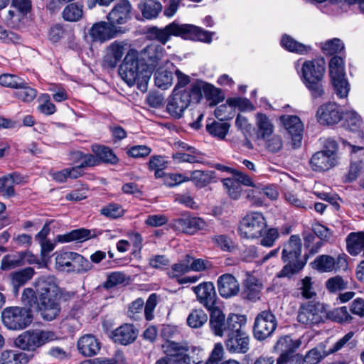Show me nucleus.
Here are the masks:
<instances>
[{"label": "nucleus", "instance_id": "f257e3e1", "mask_svg": "<svg viewBox=\"0 0 364 364\" xmlns=\"http://www.w3.org/2000/svg\"><path fill=\"white\" fill-rule=\"evenodd\" d=\"M39 296L38 311L43 319L53 321L60 312L61 289L53 276H43L34 283Z\"/></svg>", "mask_w": 364, "mask_h": 364}, {"label": "nucleus", "instance_id": "f03ea898", "mask_svg": "<svg viewBox=\"0 0 364 364\" xmlns=\"http://www.w3.org/2000/svg\"><path fill=\"white\" fill-rule=\"evenodd\" d=\"M119 74L129 86L136 84L140 91L144 92L147 90L148 82L151 76V71L140 60L136 50H129L119 67Z\"/></svg>", "mask_w": 364, "mask_h": 364}, {"label": "nucleus", "instance_id": "7ed1b4c3", "mask_svg": "<svg viewBox=\"0 0 364 364\" xmlns=\"http://www.w3.org/2000/svg\"><path fill=\"white\" fill-rule=\"evenodd\" d=\"M202 90L205 98L209 101L210 107L215 106L225 99L220 89L216 88L211 84L197 81L191 85L188 91H183V103L186 102V107L191 103L196 105L200 102L202 98Z\"/></svg>", "mask_w": 364, "mask_h": 364}, {"label": "nucleus", "instance_id": "20e7f679", "mask_svg": "<svg viewBox=\"0 0 364 364\" xmlns=\"http://www.w3.org/2000/svg\"><path fill=\"white\" fill-rule=\"evenodd\" d=\"M209 312L210 330L218 336H223L225 333L228 335L232 330L235 331L240 327L239 323L246 317L244 315L232 314L226 319L225 314L218 306Z\"/></svg>", "mask_w": 364, "mask_h": 364}, {"label": "nucleus", "instance_id": "39448f33", "mask_svg": "<svg viewBox=\"0 0 364 364\" xmlns=\"http://www.w3.org/2000/svg\"><path fill=\"white\" fill-rule=\"evenodd\" d=\"M329 74L335 94L338 98H346L350 91V85L346 77L343 58L334 55L328 63Z\"/></svg>", "mask_w": 364, "mask_h": 364}, {"label": "nucleus", "instance_id": "423d86ee", "mask_svg": "<svg viewBox=\"0 0 364 364\" xmlns=\"http://www.w3.org/2000/svg\"><path fill=\"white\" fill-rule=\"evenodd\" d=\"M4 325L10 330H23L33 321L32 311L26 307L10 306L1 312Z\"/></svg>", "mask_w": 364, "mask_h": 364}, {"label": "nucleus", "instance_id": "0eeeda50", "mask_svg": "<svg viewBox=\"0 0 364 364\" xmlns=\"http://www.w3.org/2000/svg\"><path fill=\"white\" fill-rule=\"evenodd\" d=\"M55 339L53 331L39 329L28 330L19 335L14 341L16 346L28 351H34L46 343Z\"/></svg>", "mask_w": 364, "mask_h": 364}, {"label": "nucleus", "instance_id": "6e6552de", "mask_svg": "<svg viewBox=\"0 0 364 364\" xmlns=\"http://www.w3.org/2000/svg\"><path fill=\"white\" fill-rule=\"evenodd\" d=\"M327 318L328 312L324 304L309 301L299 306L297 321L302 325L311 327L324 322Z\"/></svg>", "mask_w": 364, "mask_h": 364}, {"label": "nucleus", "instance_id": "1a4fd4ad", "mask_svg": "<svg viewBox=\"0 0 364 364\" xmlns=\"http://www.w3.org/2000/svg\"><path fill=\"white\" fill-rule=\"evenodd\" d=\"M277 327L275 315L270 310L262 311L255 317L253 336L257 341H264L272 335Z\"/></svg>", "mask_w": 364, "mask_h": 364}, {"label": "nucleus", "instance_id": "9d476101", "mask_svg": "<svg viewBox=\"0 0 364 364\" xmlns=\"http://www.w3.org/2000/svg\"><path fill=\"white\" fill-rule=\"evenodd\" d=\"M266 228V221L260 213H252L247 215L240 222L239 231L246 238H255L262 235Z\"/></svg>", "mask_w": 364, "mask_h": 364}, {"label": "nucleus", "instance_id": "9b49d317", "mask_svg": "<svg viewBox=\"0 0 364 364\" xmlns=\"http://www.w3.org/2000/svg\"><path fill=\"white\" fill-rule=\"evenodd\" d=\"M247 319L244 318L242 322L239 323L240 327L235 331L232 330L227 335L225 346L230 353H245L250 348V336L242 330Z\"/></svg>", "mask_w": 364, "mask_h": 364}, {"label": "nucleus", "instance_id": "f8f14e48", "mask_svg": "<svg viewBox=\"0 0 364 364\" xmlns=\"http://www.w3.org/2000/svg\"><path fill=\"white\" fill-rule=\"evenodd\" d=\"M146 34L149 40L157 41L165 45L171 36H182V26L172 22L163 28L151 26L147 28Z\"/></svg>", "mask_w": 364, "mask_h": 364}, {"label": "nucleus", "instance_id": "ddd939ff", "mask_svg": "<svg viewBox=\"0 0 364 364\" xmlns=\"http://www.w3.org/2000/svg\"><path fill=\"white\" fill-rule=\"evenodd\" d=\"M196 295L197 300L209 311L217 307V294L212 282H203L192 287Z\"/></svg>", "mask_w": 364, "mask_h": 364}, {"label": "nucleus", "instance_id": "4468645a", "mask_svg": "<svg viewBox=\"0 0 364 364\" xmlns=\"http://www.w3.org/2000/svg\"><path fill=\"white\" fill-rule=\"evenodd\" d=\"M280 121L291 138L294 148L299 147L301 143L304 126L299 117L295 115H283Z\"/></svg>", "mask_w": 364, "mask_h": 364}, {"label": "nucleus", "instance_id": "2eb2a0df", "mask_svg": "<svg viewBox=\"0 0 364 364\" xmlns=\"http://www.w3.org/2000/svg\"><path fill=\"white\" fill-rule=\"evenodd\" d=\"M318 121L322 124L332 125L339 122L343 117V111L335 102L321 105L316 112Z\"/></svg>", "mask_w": 364, "mask_h": 364}, {"label": "nucleus", "instance_id": "dca6fc26", "mask_svg": "<svg viewBox=\"0 0 364 364\" xmlns=\"http://www.w3.org/2000/svg\"><path fill=\"white\" fill-rule=\"evenodd\" d=\"M164 48L158 44H151L140 53V60L150 69L151 75L164 56Z\"/></svg>", "mask_w": 364, "mask_h": 364}, {"label": "nucleus", "instance_id": "f3484780", "mask_svg": "<svg viewBox=\"0 0 364 364\" xmlns=\"http://www.w3.org/2000/svg\"><path fill=\"white\" fill-rule=\"evenodd\" d=\"M166 356L156 360L155 364H182V345L166 339L161 346Z\"/></svg>", "mask_w": 364, "mask_h": 364}, {"label": "nucleus", "instance_id": "a211bd4d", "mask_svg": "<svg viewBox=\"0 0 364 364\" xmlns=\"http://www.w3.org/2000/svg\"><path fill=\"white\" fill-rule=\"evenodd\" d=\"M88 33L92 41L103 43L114 38L117 36V29L109 21H100L92 25Z\"/></svg>", "mask_w": 364, "mask_h": 364}, {"label": "nucleus", "instance_id": "6ab92c4d", "mask_svg": "<svg viewBox=\"0 0 364 364\" xmlns=\"http://www.w3.org/2000/svg\"><path fill=\"white\" fill-rule=\"evenodd\" d=\"M176 74L178 77V82L175 86L172 95L169 97L167 104V110L169 114L180 119L182 116V73L177 70Z\"/></svg>", "mask_w": 364, "mask_h": 364}, {"label": "nucleus", "instance_id": "aec40b11", "mask_svg": "<svg viewBox=\"0 0 364 364\" xmlns=\"http://www.w3.org/2000/svg\"><path fill=\"white\" fill-rule=\"evenodd\" d=\"M132 5L128 0H119L111 10L107 19L114 26L124 24L132 17Z\"/></svg>", "mask_w": 364, "mask_h": 364}, {"label": "nucleus", "instance_id": "412c9836", "mask_svg": "<svg viewBox=\"0 0 364 364\" xmlns=\"http://www.w3.org/2000/svg\"><path fill=\"white\" fill-rule=\"evenodd\" d=\"M128 43L125 41H115L107 48V53L104 58L105 66L114 68L122 60L125 51L127 50Z\"/></svg>", "mask_w": 364, "mask_h": 364}, {"label": "nucleus", "instance_id": "4be33fe9", "mask_svg": "<svg viewBox=\"0 0 364 364\" xmlns=\"http://www.w3.org/2000/svg\"><path fill=\"white\" fill-rule=\"evenodd\" d=\"M138 333L139 331L134 325L124 323L112 331V338L114 343L127 346L136 341Z\"/></svg>", "mask_w": 364, "mask_h": 364}, {"label": "nucleus", "instance_id": "5701e85b", "mask_svg": "<svg viewBox=\"0 0 364 364\" xmlns=\"http://www.w3.org/2000/svg\"><path fill=\"white\" fill-rule=\"evenodd\" d=\"M217 284L220 295L225 299L235 296L240 291L238 281L230 274H224L220 276Z\"/></svg>", "mask_w": 364, "mask_h": 364}, {"label": "nucleus", "instance_id": "b1692460", "mask_svg": "<svg viewBox=\"0 0 364 364\" xmlns=\"http://www.w3.org/2000/svg\"><path fill=\"white\" fill-rule=\"evenodd\" d=\"M323 60H306L301 68V80L303 82L323 78L325 73Z\"/></svg>", "mask_w": 364, "mask_h": 364}, {"label": "nucleus", "instance_id": "393cba45", "mask_svg": "<svg viewBox=\"0 0 364 364\" xmlns=\"http://www.w3.org/2000/svg\"><path fill=\"white\" fill-rule=\"evenodd\" d=\"M301 254V241L298 235H291L284 246L282 258L284 262H303L299 259Z\"/></svg>", "mask_w": 364, "mask_h": 364}, {"label": "nucleus", "instance_id": "a878e982", "mask_svg": "<svg viewBox=\"0 0 364 364\" xmlns=\"http://www.w3.org/2000/svg\"><path fill=\"white\" fill-rule=\"evenodd\" d=\"M101 343L92 334H87L80 338L77 349L85 357L96 355L101 349Z\"/></svg>", "mask_w": 364, "mask_h": 364}, {"label": "nucleus", "instance_id": "bb28decb", "mask_svg": "<svg viewBox=\"0 0 364 364\" xmlns=\"http://www.w3.org/2000/svg\"><path fill=\"white\" fill-rule=\"evenodd\" d=\"M11 7L16 11L9 10L8 11L7 21H9L10 23H15L31 11L32 1L31 0H12Z\"/></svg>", "mask_w": 364, "mask_h": 364}, {"label": "nucleus", "instance_id": "cd10ccee", "mask_svg": "<svg viewBox=\"0 0 364 364\" xmlns=\"http://www.w3.org/2000/svg\"><path fill=\"white\" fill-rule=\"evenodd\" d=\"M290 341L289 336L280 338L277 341L274 348L282 352L277 360V364H301V355L299 354L293 355L292 352H289L287 349V344Z\"/></svg>", "mask_w": 364, "mask_h": 364}, {"label": "nucleus", "instance_id": "c85d7f7f", "mask_svg": "<svg viewBox=\"0 0 364 364\" xmlns=\"http://www.w3.org/2000/svg\"><path fill=\"white\" fill-rule=\"evenodd\" d=\"M215 171H188L183 172V182L191 181L200 188L205 187L209 184L215 178Z\"/></svg>", "mask_w": 364, "mask_h": 364}, {"label": "nucleus", "instance_id": "c756f323", "mask_svg": "<svg viewBox=\"0 0 364 364\" xmlns=\"http://www.w3.org/2000/svg\"><path fill=\"white\" fill-rule=\"evenodd\" d=\"M338 161L321 151L316 152L310 159L311 168L315 171H325L337 164Z\"/></svg>", "mask_w": 364, "mask_h": 364}, {"label": "nucleus", "instance_id": "7c9ffc66", "mask_svg": "<svg viewBox=\"0 0 364 364\" xmlns=\"http://www.w3.org/2000/svg\"><path fill=\"white\" fill-rule=\"evenodd\" d=\"M262 284L259 280L253 275L247 274L245 280L243 297L251 301H256L260 298Z\"/></svg>", "mask_w": 364, "mask_h": 364}, {"label": "nucleus", "instance_id": "2f4dec72", "mask_svg": "<svg viewBox=\"0 0 364 364\" xmlns=\"http://www.w3.org/2000/svg\"><path fill=\"white\" fill-rule=\"evenodd\" d=\"M214 33L206 31L200 27L183 24V39L210 43Z\"/></svg>", "mask_w": 364, "mask_h": 364}, {"label": "nucleus", "instance_id": "473e14b6", "mask_svg": "<svg viewBox=\"0 0 364 364\" xmlns=\"http://www.w3.org/2000/svg\"><path fill=\"white\" fill-rule=\"evenodd\" d=\"M95 236L96 234L94 231L85 228H80L73 230L64 235H58L57 236V240L61 243L69 242L71 241L82 242L90 238L95 237Z\"/></svg>", "mask_w": 364, "mask_h": 364}, {"label": "nucleus", "instance_id": "72a5a7b5", "mask_svg": "<svg viewBox=\"0 0 364 364\" xmlns=\"http://www.w3.org/2000/svg\"><path fill=\"white\" fill-rule=\"evenodd\" d=\"M162 9V4L158 0H141L139 4L143 17L149 20L157 18Z\"/></svg>", "mask_w": 364, "mask_h": 364}, {"label": "nucleus", "instance_id": "f704fd0d", "mask_svg": "<svg viewBox=\"0 0 364 364\" xmlns=\"http://www.w3.org/2000/svg\"><path fill=\"white\" fill-rule=\"evenodd\" d=\"M311 266L321 273L331 272L336 270V259L328 255H321L311 262Z\"/></svg>", "mask_w": 364, "mask_h": 364}, {"label": "nucleus", "instance_id": "c9c22d12", "mask_svg": "<svg viewBox=\"0 0 364 364\" xmlns=\"http://www.w3.org/2000/svg\"><path fill=\"white\" fill-rule=\"evenodd\" d=\"M347 249L351 255L364 252V232H351L346 238Z\"/></svg>", "mask_w": 364, "mask_h": 364}, {"label": "nucleus", "instance_id": "e433bc0d", "mask_svg": "<svg viewBox=\"0 0 364 364\" xmlns=\"http://www.w3.org/2000/svg\"><path fill=\"white\" fill-rule=\"evenodd\" d=\"M34 273V269L32 267H26L11 274V282L14 286L15 294L18 293L20 287L24 285L33 277Z\"/></svg>", "mask_w": 364, "mask_h": 364}, {"label": "nucleus", "instance_id": "4c0bfd02", "mask_svg": "<svg viewBox=\"0 0 364 364\" xmlns=\"http://www.w3.org/2000/svg\"><path fill=\"white\" fill-rule=\"evenodd\" d=\"M92 151L97 156L99 163L116 164L119 161V159L109 147L95 144L92 146Z\"/></svg>", "mask_w": 364, "mask_h": 364}, {"label": "nucleus", "instance_id": "58836bf2", "mask_svg": "<svg viewBox=\"0 0 364 364\" xmlns=\"http://www.w3.org/2000/svg\"><path fill=\"white\" fill-rule=\"evenodd\" d=\"M28 362V355L16 350H4L0 356V364H26Z\"/></svg>", "mask_w": 364, "mask_h": 364}, {"label": "nucleus", "instance_id": "ea45409f", "mask_svg": "<svg viewBox=\"0 0 364 364\" xmlns=\"http://www.w3.org/2000/svg\"><path fill=\"white\" fill-rule=\"evenodd\" d=\"M203 361V351L200 348L186 343L183 345V364H200Z\"/></svg>", "mask_w": 364, "mask_h": 364}, {"label": "nucleus", "instance_id": "a19ab883", "mask_svg": "<svg viewBox=\"0 0 364 364\" xmlns=\"http://www.w3.org/2000/svg\"><path fill=\"white\" fill-rule=\"evenodd\" d=\"M354 336L353 331H349L343 337L336 341L329 349L326 351V355L333 354L344 349H351L356 345V341H351Z\"/></svg>", "mask_w": 364, "mask_h": 364}, {"label": "nucleus", "instance_id": "79ce46f5", "mask_svg": "<svg viewBox=\"0 0 364 364\" xmlns=\"http://www.w3.org/2000/svg\"><path fill=\"white\" fill-rule=\"evenodd\" d=\"M21 302L23 307L31 309L38 311L39 296L37 294V288L36 290L31 287L25 288L22 292Z\"/></svg>", "mask_w": 364, "mask_h": 364}, {"label": "nucleus", "instance_id": "37998d69", "mask_svg": "<svg viewBox=\"0 0 364 364\" xmlns=\"http://www.w3.org/2000/svg\"><path fill=\"white\" fill-rule=\"evenodd\" d=\"M92 268V262L81 255L74 252L70 272L82 274L91 270Z\"/></svg>", "mask_w": 364, "mask_h": 364}, {"label": "nucleus", "instance_id": "c03bdc74", "mask_svg": "<svg viewBox=\"0 0 364 364\" xmlns=\"http://www.w3.org/2000/svg\"><path fill=\"white\" fill-rule=\"evenodd\" d=\"M208 319V314L202 309H196L188 316L186 323L192 328H199L207 323Z\"/></svg>", "mask_w": 364, "mask_h": 364}, {"label": "nucleus", "instance_id": "a18cd8bd", "mask_svg": "<svg viewBox=\"0 0 364 364\" xmlns=\"http://www.w3.org/2000/svg\"><path fill=\"white\" fill-rule=\"evenodd\" d=\"M282 46L290 52L299 54H305L310 50V46L301 43L288 35L283 36L281 41Z\"/></svg>", "mask_w": 364, "mask_h": 364}, {"label": "nucleus", "instance_id": "49530a36", "mask_svg": "<svg viewBox=\"0 0 364 364\" xmlns=\"http://www.w3.org/2000/svg\"><path fill=\"white\" fill-rule=\"evenodd\" d=\"M205 222L197 217H191L183 212V233L193 235L198 230L202 229Z\"/></svg>", "mask_w": 364, "mask_h": 364}, {"label": "nucleus", "instance_id": "de8ad7c7", "mask_svg": "<svg viewBox=\"0 0 364 364\" xmlns=\"http://www.w3.org/2000/svg\"><path fill=\"white\" fill-rule=\"evenodd\" d=\"M82 6L75 3H71L67 5L62 13L63 19L70 22L79 21L82 17Z\"/></svg>", "mask_w": 364, "mask_h": 364}, {"label": "nucleus", "instance_id": "09e8293b", "mask_svg": "<svg viewBox=\"0 0 364 364\" xmlns=\"http://www.w3.org/2000/svg\"><path fill=\"white\" fill-rule=\"evenodd\" d=\"M24 264L25 262H22V257L19 252L16 254L5 255L1 260L0 268L3 271H7Z\"/></svg>", "mask_w": 364, "mask_h": 364}, {"label": "nucleus", "instance_id": "8fccbe9b", "mask_svg": "<svg viewBox=\"0 0 364 364\" xmlns=\"http://www.w3.org/2000/svg\"><path fill=\"white\" fill-rule=\"evenodd\" d=\"M203 160V154L200 151L183 144V163L201 164Z\"/></svg>", "mask_w": 364, "mask_h": 364}, {"label": "nucleus", "instance_id": "3c124183", "mask_svg": "<svg viewBox=\"0 0 364 364\" xmlns=\"http://www.w3.org/2000/svg\"><path fill=\"white\" fill-rule=\"evenodd\" d=\"M229 128L230 124L228 123L216 121L206 125V129L210 134L221 139L225 137Z\"/></svg>", "mask_w": 364, "mask_h": 364}, {"label": "nucleus", "instance_id": "603ef678", "mask_svg": "<svg viewBox=\"0 0 364 364\" xmlns=\"http://www.w3.org/2000/svg\"><path fill=\"white\" fill-rule=\"evenodd\" d=\"M173 73L167 70H157L154 73V82L156 86L166 90L171 85Z\"/></svg>", "mask_w": 364, "mask_h": 364}, {"label": "nucleus", "instance_id": "864d4df0", "mask_svg": "<svg viewBox=\"0 0 364 364\" xmlns=\"http://www.w3.org/2000/svg\"><path fill=\"white\" fill-rule=\"evenodd\" d=\"M257 125L262 138L269 136L274 129V126L268 117L262 113H258L256 116Z\"/></svg>", "mask_w": 364, "mask_h": 364}, {"label": "nucleus", "instance_id": "5fc2aeb1", "mask_svg": "<svg viewBox=\"0 0 364 364\" xmlns=\"http://www.w3.org/2000/svg\"><path fill=\"white\" fill-rule=\"evenodd\" d=\"M323 79V78H318L303 82L306 88L309 90L313 99L321 98L325 94Z\"/></svg>", "mask_w": 364, "mask_h": 364}, {"label": "nucleus", "instance_id": "6e6d98bb", "mask_svg": "<svg viewBox=\"0 0 364 364\" xmlns=\"http://www.w3.org/2000/svg\"><path fill=\"white\" fill-rule=\"evenodd\" d=\"M100 214L109 219H116L124 215V210L121 205L111 203L101 208Z\"/></svg>", "mask_w": 364, "mask_h": 364}, {"label": "nucleus", "instance_id": "4d7b16f0", "mask_svg": "<svg viewBox=\"0 0 364 364\" xmlns=\"http://www.w3.org/2000/svg\"><path fill=\"white\" fill-rule=\"evenodd\" d=\"M0 85L3 87L17 89L25 85V80L18 75L4 73L0 75Z\"/></svg>", "mask_w": 364, "mask_h": 364}, {"label": "nucleus", "instance_id": "13d9d810", "mask_svg": "<svg viewBox=\"0 0 364 364\" xmlns=\"http://www.w3.org/2000/svg\"><path fill=\"white\" fill-rule=\"evenodd\" d=\"M287 262L288 263L283 267L282 270L277 273V277L290 278L291 276L298 273L301 269H302L306 264V262Z\"/></svg>", "mask_w": 364, "mask_h": 364}, {"label": "nucleus", "instance_id": "bf43d9fd", "mask_svg": "<svg viewBox=\"0 0 364 364\" xmlns=\"http://www.w3.org/2000/svg\"><path fill=\"white\" fill-rule=\"evenodd\" d=\"M223 183L231 198L237 200L240 198L242 187L233 177L224 178Z\"/></svg>", "mask_w": 364, "mask_h": 364}, {"label": "nucleus", "instance_id": "052dcab7", "mask_svg": "<svg viewBox=\"0 0 364 364\" xmlns=\"http://www.w3.org/2000/svg\"><path fill=\"white\" fill-rule=\"evenodd\" d=\"M16 90H18L14 93L15 96L23 102H31L37 95L36 90L29 87L26 80L25 85L19 86Z\"/></svg>", "mask_w": 364, "mask_h": 364}, {"label": "nucleus", "instance_id": "680f3d73", "mask_svg": "<svg viewBox=\"0 0 364 364\" xmlns=\"http://www.w3.org/2000/svg\"><path fill=\"white\" fill-rule=\"evenodd\" d=\"M129 279L124 273L121 272H114L108 275L104 284L106 289H111L117 285L125 283Z\"/></svg>", "mask_w": 364, "mask_h": 364}, {"label": "nucleus", "instance_id": "e2e57ef3", "mask_svg": "<svg viewBox=\"0 0 364 364\" xmlns=\"http://www.w3.org/2000/svg\"><path fill=\"white\" fill-rule=\"evenodd\" d=\"M344 49L343 43L338 38L327 41L322 46V50L326 55H333L340 53Z\"/></svg>", "mask_w": 364, "mask_h": 364}, {"label": "nucleus", "instance_id": "0e129e2a", "mask_svg": "<svg viewBox=\"0 0 364 364\" xmlns=\"http://www.w3.org/2000/svg\"><path fill=\"white\" fill-rule=\"evenodd\" d=\"M326 287L331 293H336L347 287V282L340 276L329 278L326 282Z\"/></svg>", "mask_w": 364, "mask_h": 364}, {"label": "nucleus", "instance_id": "69168bd1", "mask_svg": "<svg viewBox=\"0 0 364 364\" xmlns=\"http://www.w3.org/2000/svg\"><path fill=\"white\" fill-rule=\"evenodd\" d=\"M224 348L220 343L215 344L205 364H220L224 358Z\"/></svg>", "mask_w": 364, "mask_h": 364}, {"label": "nucleus", "instance_id": "338daca9", "mask_svg": "<svg viewBox=\"0 0 364 364\" xmlns=\"http://www.w3.org/2000/svg\"><path fill=\"white\" fill-rule=\"evenodd\" d=\"M69 33L70 31L64 28L62 25L55 24L50 28L48 36L50 41L57 43Z\"/></svg>", "mask_w": 364, "mask_h": 364}, {"label": "nucleus", "instance_id": "774afa93", "mask_svg": "<svg viewBox=\"0 0 364 364\" xmlns=\"http://www.w3.org/2000/svg\"><path fill=\"white\" fill-rule=\"evenodd\" d=\"M0 195L6 198L15 196L14 188L6 175L0 178Z\"/></svg>", "mask_w": 364, "mask_h": 364}]
</instances>
